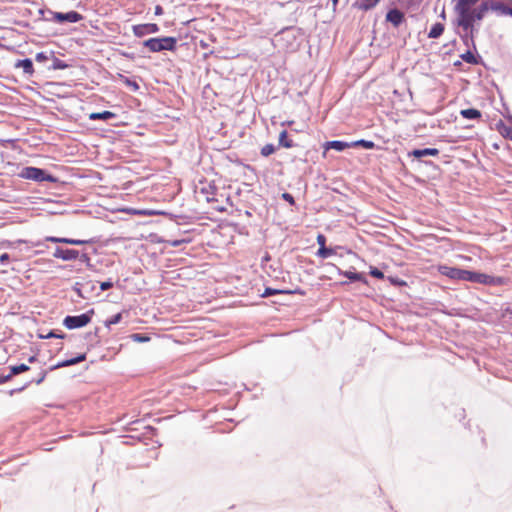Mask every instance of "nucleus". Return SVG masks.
Here are the masks:
<instances>
[{"label": "nucleus", "instance_id": "338daca9", "mask_svg": "<svg viewBox=\"0 0 512 512\" xmlns=\"http://www.w3.org/2000/svg\"><path fill=\"white\" fill-rule=\"evenodd\" d=\"M461 65H462V62H461V61H459V60H457V61H455V62H454V66H455V67H459V66H461Z\"/></svg>", "mask_w": 512, "mask_h": 512}, {"label": "nucleus", "instance_id": "c03bdc74", "mask_svg": "<svg viewBox=\"0 0 512 512\" xmlns=\"http://www.w3.org/2000/svg\"><path fill=\"white\" fill-rule=\"evenodd\" d=\"M82 288H75V291L77 292V294L82 297V298H86L83 294H82V290L85 289L87 290L88 288L89 289H93L94 288V284L91 282V281H88L84 284L81 285Z\"/></svg>", "mask_w": 512, "mask_h": 512}, {"label": "nucleus", "instance_id": "dca6fc26", "mask_svg": "<svg viewBox=\"0 0 512 512\" xmlns=\"http://www.w3.org/2000/svg\"><path fill=\"white\" fill-rule=\"evenodd\" d=\"M347 148H351V142H345L342 140H332V141H327L324 143V149L326 151L330 150V149H334L338 152H342Z\"/></svg>", "mask_w": 512, "mask_h": 512}, {"label": "nucleus", "instance_id": "2f4dec72", "mask_svg": "<svg viewBox=\"0 0 512 512\" xmlns=\"http://www.w3.org/2000/svg\"><path fill=\"white\" fill-rule=\"evenodd\" d=\"M130 338L137 343H146L150 341V336L144 333H133Z\"/></svg>", "mask_w": 512, "mask_h": 512}, {"label": "nucleus", "instance_id": "4be33fe9", "mask_svg": "<svg viewBox=\"0 0 512 512\" xmlns=\"http://www.w3.org/2000/svg\"><path fill=\"white\" fill-rule=\"evenodd\" d=\"M379 2L380 0H357L354 3V6H356L360 10L369 11L373 9Z\"/></svg>", "mask_w": 512, "mask_h": 512}, {"label": "nucleus", "instance_id": "412c9836", "mask_svg": "<svg viewBox=\"0 0 512 512\" xmlns=\"http://www.w3.org/2000/svg\"><path fill=\"white\" fill-rule=\"evenodd\" d=\"M460 115L464 118V119H469V120H476V119H480L482 114H481V111L476 109V108H467V109H462L460 111Z\"/></svg>", "mask_w": 512, "mask_h": 512}, {"label": "nucleus", "instance_id": "aec40b11", "mask_svg": "<svg viewBox=\"0 0 512 512\" xmlns=\"http://www.w3.org/2000/svg\"><path fill=\"white\" fill-rule=\"evenodd\" d=\"M116 117V114L114 112L104 110L102 112H93L89 115V119L96 121V120H102L107 121L110 119H113Z\"/></svg>", "mask_w": 512, "mask_h": 512}, {"label": "nucleus", "instance_id": "7ed1b4c3", "mask_svg": "<svg viewBox=\"0 0 512 512\" xmlns=\"http://www.w3.org/2000/svg\"><path fill=\"white\" fill-rule=\"evenodd\" d=\"M18 176L23 179L32 180L37 183L42 182H50L57 183L58 178L51 173H49L46 169L34 167V166H26L22 168L19 172Z\"/></svg>", "mask_w": 512, "mask_h": 512}, {"label": "nucleus", "instance_id": "a211bd4d", "mask_svg": "<svg viewBox=\"0 0 512 512\" xmlns=\"http://www.w3.org/2000/svg\"><path fill=\"white\" fill-rule=\"evenodd\" d=\"M460 58L468 63V64H471V65H478L482 62V57L478 54H474L470 48H468V50L466 52H464L463 54L460 55Z\"/></svg>", "mask_w": 512, "mask_h": 512}, {"label": "nucleus", "instance_id": "79ce46f5", "mask_svg": "<svg viewBox=\"0 0 512 512\" xmlns=\"http://www.w3.org/2000/svg\"><path fill=\"white\" fill-rule=\"evenodd\" d=\"M78 259L80 260V262H82V263L86 264V266H87L88 268H91V267H92V265H91V263H90L91 259H90V256H89V254H88V253H86V252H81V253H80V252H79V257H78Z\"/></svg>", "mask_w": 512, "mask_h": 512}, {"label": "nucleus", "instance_id": "a19ab883", "mask_svg": "<svg viewBox=\"0 0 512 512\" xmlns=\"http://www.w3.org/2000/svg\"><path fill=\"white\" fill-rule=\"evenodd\" d=\"M369 274L376 279H384L385 277L384 273L380 269L373 266L370 267Z\"/></svg>", "mask_w": 512, "mask_h": 512}, {"label": "nucleus", "instance_id": "c85d7f7f", "mask_svg": "<svg viewBox=\"0 0 512 512\" xmlns=\"http://www.w3.org/2000/svg\"><path fill=\"white\" fill-rule=\"evenodd\" d=\"M9 370L11 372V375L14 377L23 372L29 371L30 367L27 364L21 363L18 365L9 366Z\"/></svg>", "mask_w": 512, "mask_h": 512}, {"label": "nucleus", "instance_id": "052dcab7", "mask_svg": "<svg viewBox=\"0 0 512 512\" xmlns=\"http://www.w3.org/2000/svg\"><path fill=\"white\" fill-rule=\"evenodd\" d=\"M504 315H509L512 318V307H507L504 310Z\"/></svg>", "mask_w": 512, "mask_h": 512}, {"label": "nucleus", "instance_id": "cd10ccee", "mask_svg": "<svg viewBox=\"0 0 512 512\" xmlns=\"http://www.w3.org/2000/svg\"><path fill=\"white\" fill-rule=\"evenodd\" d=\"M120 80L133 92H136L140 89V86L135 79H132L124 75H120Z\"/></svg>", "mask_w": 512, "mask_h": 512}, {"label": "nucleus", "instance_id": "09e8293b", "mask_svg": "<svg viewBox=\"0 0 512 512\" xmlns=\"http://www.w3.org/2000/svg\"><path fill=\"white\" fill-rule=\"evenodd\" d=\"M282 199L286 202H288L290 205H295V199L292 194L288 192H284L282 194Z\"/></svg>", "mask_w": 512, "mask_h": 512}, {"label": "nucleus", "instance_id": "4468645a", "mask_svg": "<svg viewBox=\"0 0 512 512\" xmlns=\"http://www.w3.org/2000/svg\"><path fill=\"white\" fill-rule=\"evenodd\" d=\"M135 214H138V215L163 214V215L169 216L170 219L175 221L177 224H181L182 223L181 221H184L188 218L185 215H175V214H171V213H167V212H163V211L158 212V211H154V210H136Z\"/></svg>", "mask_w": 512, "mask_h": 512}, {"label": "nucleus", "instance_id": "5701e85b", "mask_svg": "<svg viewBox=\"0 0 512 512\" xmlns=\"http://www.w3.org/2000/svg\"><path fill=\"white\" fill-rule=\"evenodd\" d=\"M457 34L467 48H473L476 51L475 39L472 38L471 35H469L467 32H464L463 30L457 31Z\"/></svg>", "mask_w": 512, "mask_h": 512}, {"label": "nucleus", "instance_id": "8fccbe9b", "mask_svg": "<svg viewBox=\"0 0 512 512\" xmlns=\"http://www.w3.org/2000/svg\"><path fill=\"white\" fill-rule=\"evenodd\" d=\"M481 279H482V273L481 272H478V271H475L474 272V275L472 277V281L471 283H478V284H481Z\"/></svg>", "mask_w": 512, "mask_h": 512}, {"label": "nucleus", "instance_id": "423d86ee", "mask_svg": "<svg viewBox=\"0 0 512 512\" xmlns=\"http://www.w3.org/2000/svg\"><path fill=\"white\" fill-rule=\"evenodd\" d=\"M475 7L486 16L489 12H494L497 16H503L506 4L501 3L500 0H480Z\"/></svg>", "mask_w": 512, "mask_h": 512}, {"label": "nucleus", "instance_id": "4d7b16f0", "mask_svg": "<svg viewBox=\"0 0 512 512\" xmlns=\"http://www.w3.org/2000/svg\"><path fill=\"white\" fill-rule=\"evenodd\" d=\"M154 13H155V15H156V16H161V15H163L164 11H163L162 6H161V5H156V6H155V12H154Z\"/></svg>", "mask_w": 512, "mask_h": 512}, {"label": "nucleus", "instance_id": "bf43d9fd", "mask_svg": "<svg viewBox=\"0 0 512 512\" xmlns=\"http://www.w3.org/2000/svg\"><path fill=\"white\" fill-rule=\"evenodd\" d=\"M504 117L512 124V115L511 113L509 112L508 108H506V113L503 114Z\"/></svg>", "mask_w": 512, "mask_h": 512}, {"label": "nucleus", "instance_id": "b1692460", "mask_svg": "<svg viewBox=\"0 0 512 512\" xmlns=\"http://www.w3.org/2000/svg\"><path fill=\"white\" fill-rule=\"evenodd\" d=\"M444 30H445L444 24L437 22L432 25V27L428 33V37L432 38V39L439 38L443 34Z\"/></svg>", "mask_w": 512, "mask_h": 512}, {"label": "nucleus", "instance_id": "a878e982", "mask_svg": "<svg viewBox=\"0 0 512 512\" xmlns=\"http://www.w3.org/2000/svg\"><path fill=\"white\" fill-rule=\"evenodd\" d=\"M39 338L40 339H49V338L66 339V338H72V336H68L67 334L63 333L62 331L51 330L47 334H39Z\"/></svg>", "mask_w": 512, "mask_h": 512}, {"label": "nucleus", "instance_id": "c756f323", "mask_svg": "<svg viewBox=\"0 0 512 512\" xmlns=\"http://www.w3.org/2000/svg\"><path fill=\"white\" fill-rule=\"evenodd\" d=\"M335 253L334 249L331 247L323 246L319 247L316 255L322 259H326L330 256H332Z\"/></svg>", "mask_w": 512, "mask_h": 512}, {"label": "nucleus", "instance_id": "58836bf2", "mask_svg": "<svg viewBox=\"0 0 512 512\" xmlns=\"http://www.w3.org/2000/svg\"><path fill=\"white\" fill-rule=\"evenodd\" d=\"M69 241L68 242V245H85V244H92L94 243L95 241L93 239H88V240H82V239H74V238H69Z\"/></svg>", "mask_w": 512, "mask_h": 512}, {"label": "nucleus", "instance_id": "bb28decb", "mask_svg": "<svg viewBox=\"0 0 512 512\" xmlns=\"http://www.w3.org/2000/svg\"><path fill=\"white\" fill-rule=\"evenodd\" d=\"M351 147H362L364 149L370 150L374 149L376 147V144L371 140L360 139L351 142Z\"/></svg>", "mask_w": 512, "mask_h": 512}, {"label": "nucleus", "instance_id": "1a4fd4ad", "mask_svg": "<svg viewBox=\"0 0 512 512\" xmlns=\"http://www.w3.org/2000/svg\"><path fill=\"white\" fill-rule=\"evenodd\" d=\"M159 30L160 28L156 23L138 24L132 27L134 35L138 38L144 37L148 34L158 33Z\"/></svg>", "mask_w": 512, "mask_h": 512}, {"label": "nucleus", "instance_id": "69168bd1", "mask_svg": "<svg viewBox=\"0 0 512 512\" xmlns=\"http://www.w3.org/2000/svg\"><path fill=\"white\" fill-rule=\"evenodd\" d=\"M182 242H183L182 240H176V241L172 242V246L178 247Z\"/></svg>", "mask_w": 512, "mask_h": 512}, {"label": "nucleus", "instance_id": "f03ea898", "mask_svg": "<svg viewBox=\"0 0 512 512\" xmlns=\"http://www.w3.org/2000/svg\"><path fill=\"white\" fill-rule=\"evenodd\" d=\"M177 38L172 36L154 37L143 41V47L149 52L159 53L162 51H175L177 49Z\"/></svg>", "mask_w": 512, "mask_h": 512}, {"label": "nucleus", "instance_id": "20e7f679", "mask_svg": "<svg viewBox=\"0 0 512 512\" xmlns=\"http://www.w3.org/2000/svg\"><path fill=\"white\" fill-rule=\"evenodd\" d=\"M94 314V309H90L80 315H67L63 319V325L69 330L85 327L91 322Z\"/></svg>", "mask_w": 512, "mask_h": 512}, {"label": "nucleus", "instance_id": "37998d69", "mask_svg": "<svg viewBox=\"0 0 512 512\" xmlns=\"http://www.w3.org/2000/svg\"><path fill=\"white\" fill-rule=\"evenodd\" d=\"M46 376H47V370H41L39 372L37 378H34V379L30 380L29 382H31V384L35 383V384L39 385L45 380Z\"/></svg>", "mask_w": 512, "mask_h": 512}, {"label": "nucleus", "instance_id": "473e14b6", "mask_svg": "<svg viewBox=\"0 0 512 512\" xmlns=\"http://www.w3.org/2000/svg\"><path fill=\"white\" fill-rule=\"evenodd\" d=\"M122 320V313L112 315L105 321V326L110 328L112 325L118 324Z\"/></svg>", "mask_w": 512, "mask_h": 512}, {"label": "nucleus", "instance_id": "774afa93", "mask_svg": "<svg viewBox=\"0 0 512 512\" xmlns=\"http://www.w3.org/2000/svg\"><path fill=\"white\" fill-rule=\"evenodd\" d=\"M144 428L147 429V430H150V431L154 430V428L152 426H144Z\"/></svg>", "mask_w": 512, "mask_h": 512}, {"label": "nucleus", "instance_id": "39448f33", "mask_svg": "<svg viewBox=\"0 0 512 512\" xmlns=\"http://www.w3.org/2000/svg\"><path fill=\"white\" fill-rule=\"evenodd\" d=\"M47 13L49 15H51V18H47L48 21L60 23V24L65 23V22L77 23L83 19V15L74 10L63 13V12H54V11L48 9Z\"/></svg>", "mask_w": 512, "mask_h": 512}, {"label": "nucleus", "instance_id": "f8f14e48", "mask_svg": "<svg viewBox=\"0 0 512 512\" xmlns=\"http://www.w3.org/2000/svg\"><path fill=\"white\" fill-rule=\"evenodd\" d=\"M85 360H86V353H80V354H78L75 357L59 361L55 365L51 366L49 370L53 371V370H57V369H60V368L73 366V365H76V364H78L80 362H83Z\"/></svg>", "mask_w": 512, "mask_h": 512}, {"label": "nucleus", "instance_id": "ea45409f", "mask_svg": "<svg viewBox=\"0 0 512 512\" xmlns=\"http://www.w3.org/2000/svg\"><path fill=\"white\" fill-rule=\"evenodd\" d=\"M388 281L394 285V286H397V287H402V286H406L407 283L406 281L396 277V276H389L388 277Z\"/></svg>", "mask_w": 512, "mask_h": 512}, {"label": "nucleus", "instance_id": "6ab92c4d", "mask_svg": "<svg viewBox=\"0 0 512 512\" xmlns=\"http://www.w3.org/2000/svg\"><path fill=\"white\" fill-rule=\"evenodd\" d=\"M495 128L502 137L512 141V127L507 126L502 120H499L496 122Z\"/></svg>", "mask_w": 512, "mask_h": 512}, {"label": "nucleus", "instance_id": "864d4df0", "mask_svg": "<svg viewBox=\"0 0 512 512\" xmlns=\"http://www.w3.org/2000/svg\"><path fill=\"white\" fill-rule=\"evenodd\" d=\"M317 243L319 247L326 246V237L323 234H318Z\"/></svg>", "mask_w": 512, "mask_h": 512}, {"label": "nucleus", "instance_id": "0eeeda50", "mask_svg": "<svg viewBox=\"0 0 512 512\" xmlns=\"http://www.w3.org/2000/svg\"><path fill=\"white\" fill-rule=\"evenodd\" d=\"M440 153L437 148H422V149H413L407 153L409 158H413L419 161H422L425 165H433V162L430 160H422L424 157L428 156H438Z\"/></svg>", "mask_w": 512, "mask_h": 512}, {"label": "nucleus", "instance_id": "13d9d810", "mask_svg": "<svg viewBox=\"0 0 512 512\" xmlns=\"http://www.w3.org/2000/svg\"><path fill=\"white\" fill-rule=\"evenodd\" d=\"M39 14L42 15L45 21H48L47 18H51V15L47 13V10L39 9Z\"/></svg>", "mask_w": 512, "mask_h": 512}, {"label": "nucleus", "instance_id": "6e6d98bb", "mask_svg": "<svg viewBox=\"0 0 512 512\" xmlns=\"http://www.w3.org/2000/svg\"><path fill=\"white\" fill-rule=\"evenodd\" d=\"M99 330H100V329H99L98 327H96V328H95V330H94V332H88V333H86V334H85V338H86L87 340H91V338H92V337H97V336H98V332H99Z\"/></svg>", "mask_w": 512, "mask_h": 512}, {"label": "nucleus", "instance_id": "ddd939ff", "mask_svg": "<svg viewBox=\"0 0 512 512\" xmlns=\"http://www.w3.org/2000/svg\"><path fill=\"white\" fill-rule=\"evenodd\" d=\"M438 271L441 275L448 277L451 280L460 281L462 268L452 267L448 265H440Z\"/></svg>", "mask_w": 512, "mask_h": 512}, {"label": "nucleus", "instance_id": "de8ad7c7", "mask_svg": "<svg viewBox=\"0 0 512 512\" xmlns=\"http://www.w3.org/2000/svg\"><path fill=\"white\" fill-rule=\"evenodd\" d=\"M35 60L39 63H44L49 60V56L45 52H38L35 56Z\"/></svg>", "mask_w": 512, "mask_h": 512}, {"label": "nucleus", "instance_id": "f3484780", "mask_svg": "<svg viewBox=\"0 0 512 512\" xmlns=\"http://www.w3.org/2000/svg\"><path fill=\"white\" fill-rule=\"evenodd\" d=\"M14 67L22 68L23 73L26 75L31 76L34 73L33 62L30 58H24V59L17 60L16 63L14 64Z\"/></svg>", "mask_w": 512, "mask_h": 512}, {"label": "nucleus", "instance_id": "e433bc0d", "mask_svg": "<svg viewBox=\"0 0 512 512\" xmlns=\"http://www.w3.org/2000/svg\"><path fill=\"white\" fill-rule=\"evenodd\" d=\"M276 148L273 144H266L264 145L262 148H261V155L263 157H268L270 156L271 154H273L275 152Z\"/></svg>", "mask_w": 512, "mask_h": 512}, {"label": "nucleus", "instance_id": "680f3d73", "mask_svg": "<svg viewBox=\"0 0 512 512\" xmlns=\"http://www.w3.org/2000/svg\"><path fill=\"white\" fill-rule=\"evenodd\" d=\"M504 15L512 16V8L506 5Z\"/></svg>", "mask_w": 512, "mask_h": 512}, {"label": "nucleus", "instance_id": "72a5a7b5", "mask_svg": "<svg viewBox=\"0 0 512 512\" xmlns=\"http://www.w3.org/2000/svg\"><path fill=\"white\" fill-rule=\"evenodd\" d=\"M457 27L459 29L463 30L464 32H467L474 39H475V35L478 33V28H476V24L475 23H472V25L470 27L468 25L457 26Z\"/></svg>", "mask_w": 512, "mask_h": 512}, {"label": "nucleus", "instance_id": "7c9ffc66", "mask_svg": "<svg viewBox=\"0 0 512 512\" xmlns=\"http://www.w3.org/2000/svg\"><path fill=\"white\" fill-rule=\"evenodd\" d=\"M68 64L66 62H64L63 60L57 58V57H53L52 59V65L50 66V69H53V70H63V69H66L68 68Z\"/></svg>", "mask_w": 512, "mask_h": 512}, {"label": "nucleus", "instance_id": "f257e3e1", "mask_svg": "<svg viewBox=\"0 0 512 512\" xmlns=\"http://www.w3.org/2000/svg\"><path fill=\"white\" fill-rule=\"evenodd\" d=\"M480 0H458L454 1V12L456 14V19L454 24L456 26H464L468 25L469 27L472 23L482 21L486 15L483 14L475 5Z\"/></svg>", "mask_w": 512, "mask_h": 512}, {"label": "nucleus", "instance_id": "9d476101", "mask_svg": "<svg viewBox=\"0 0 512 512\" xmlns=\"http://www.w3.org/2000/svg\"><path fill=\"white\" fill-rule=\"evenodd\" d=\"M53 257L57 259H61L63 261H72L76 260L79 257V251L75 249H64L62 247L57 246L53 253Z\"/></svg>", "mask_w": 512, "mask_h": 512}, {"label": "nucleus", "instance_id": "393cba45", "mask_svg": "<svg viewBox=\"0 0 512 512\" xmlns=\"http://www.w3.org/2000/svg\"><path fill=\"white\" fill-rule=\"evenodd\" d=\"M279 146L284 148H292L295 146L294 142L288 137V132L283 130L279 134Z\"/></svg>", "mask_w": 512, "mask_h": 512}, {"label": "nucleus", "instance_id": "2eb2a0df", "mask_svg": "<svg viewBox=\"0 0 512 512\" xmlns=\"http://www.w3.org/2000/svg\"><path fill=\"white\" fill-rule=\"evenodd\" d=\"M337 272L339 275L344 276L348 278L351 282H362L364 284H367V278L363 273L360 272H352V271H343L340 268L336 267Z\"/></svg>", "mask_w": 512, "mask_h": 512}, {"label": "nucleus", "instance_id": "603ef678", "mask_svg": "<svg viewBox=\"0 0 512 512\" xmlns=\"http://www.w3.org/2000/svg\"><path fill=\"white\" fill-rule=\"evenodd\" d=\"M285 294H300L305 295V291L301 288H296L294 290L285 289Z\"/></svg>", "mask_w": 512, "mask_h": 512}, {"label": "nucleus", "instance_id": "49530a36", "mask_svg": "<svg viewBox=\"0 0 512 512\" xmlns=\"http://www.w3.org/2000/svg\"><path fill=\"white\" fill-rule=\"evenodd\" d=\"M113 286H114L113 281L111 279H108V280L100 283V290L107 291V290L111 289Z\"/></svg>", "mask_w": 512, "mask_h": 512}, {"label": "nucleus", "instance_id": "4c0bfd02", "mask_svg": "<svg viewBox=\"0 0 512 512\" xmlns=\"http://www.w3.org/2000/svg\"><path fill=\"white\" fill-rule=\"evenodd\" d=\"M475 271L462 269L460 281L471 282Z\"/></svg>", "mask_w": 512, "mask_h": 512}, {"label": "nucleus", "instance_id": "3c124183", "mask_svg": "<svg viewBox=\"0 0 512 512\" xmlns=\"http://www.w3.org/2000/svg\"><path fill=\"white\" fill-rule=\"evenodd\" d=\"M12 378L13 376L11 375L10 371L7 375H0V385L10 381Z\"/></svg>", "mask_w": 512, "mask_h": 512}, {"label": "nucleus", "instance_id": "f704fd0d", "mask_svg": "<svg viewBox=\"0 0 512 512\" xmlns=\"http://www.w3.org/2000/svg\"><path fill=\"white\" fill-rule=\"evenodd\" d=\"M276 294H285V289H274L267 287L265 288L264 292L262 293V297H270Z\"/></svg>", "mask_w": 512, "mask_h": 512}, {"label": "nucleus", "instance_id": "0e129e2a", "mask_svg": "<svg viewBox=\"0 0 512 512\" xmlns=\"http://www.w3.org/2000/svg\"><path fill=\"white\" fill-rule=\"evenodd\" d=\"M331 2H332L333 10L335 11L337 8V5L339 3V0H331Z\"/></svg>", "mask_w": 512, "mask_h": 512}, {"label": "nucleus", "instance_id": "6e6552de", "mask_svg": "<svg viewBox=\"0 0 512 512\" xmlns=\"http://www.w3.org/2000/svg\"><path fill=\"white\" fill-rule=\"evenodd\" d=\"M510 283L508 277L494 276L486 273H482L481 284L489 287H502Z\"/></svg>", "mask_w": 512, "mask_h": 512}, {"label": "nucleus", "instance_id": "9b49d317", "mask_svg": "<svg viewBox=\"0 0 512 512\" xmlns=\"http://www.w3.org/2000/svg\"><path fill=\"white\" fill-rule=\"evenodd\" d=\"M386 21L394 27H399L405 21V14L398 8H392L386 14Z\"/></svg>", "mask_w": 512, "mask_h": 512}, {"label": "nucleus", "instance_id": "c9c22d12", "mask_svg": "<svg viewBox=\"0 0 512 512\" xmlns=\"http://www.w3.org/2000/svg\"><path fill=\"white\" fill-rule=\"evenodd\" d=\"M45 241L52 242V243H59V244H67L69 241L68 237H56V236H47L45 238Z\"/></svg>", "mask_w": 512, "mask_h": 512}, {"label": "nucleus", "instance_id": "e2e57ef3", "mask_svg": "<svg viewBox=\"0 0 512 512\" xmlns=\"http://www.w3.org/2000/svg\"><path fill=\"white\" fill-rule=\"evenodd\" d=\"M37 361V357L35 355H32L28 358V362L29 363H34Z\"/></svg>", "mask_w": 512, "mask_h": 512}, {"label": "nucleus", "instance_id": "a18cd8bd", "mask_svg": "<svg viewBox=\"0 0 512 512\" xmlns=\"http://www.w3.org/2000/svg\"><path fill=\"white\" fill-rule=\"evenodd\" d=\"M31 385V382H26L24 385H22L21 387H18V388H14V389H11L9 391V395L10 396H13L17 393H20L22 391H24L25 389H27L29 386Z\"/></svg>", "mask_w": 512, "mask_h": 512}, {"label": "nucleus", "instance_id": "5fc2aeb1", "mask_svg": "<svg viewBox=\"0 0 512 512\" xmlns=\"http://www.w3.org/2000/svg\"><path fill=\"white\" fill-rule=\"evenodd\" d=\"M10 260V255L8 253H3L0 255V263L5 265L9 262Z\"/></svg>", "mask_w": 512, "mask_h": 512}]
</instances>
